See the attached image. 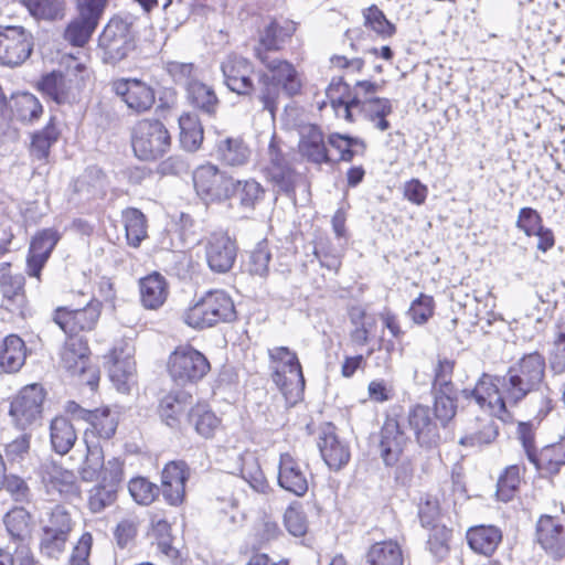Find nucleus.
Instances as JSON below:
<instances>
[{"label":"nucleus","mask_w":565,"mask_h":565,"mask_svg":"<svg viewBox=\"0 0 565 565\" xmlns=\"http://www.w3.org/2000/svg\"><path fill=\"white\" fill-rule=\"evenodd\" d=\"M546 361L539 352L524 354L502 376L501 387L509 404H518L540 390L545 379Z\"/></svg>","instance_id":"obj_1"},{"label":"nucleus","mask_w":565,"mask_h":565,"mask_svg":"<svg viewBox=\"0 0 565 565\" xmlns=\"http://www.w3.org/2000/svg\"><path fill=\"white\" fill-rule=\"evenodd\" d=\"M236 318L235 306L223 290H210L189 307L183 321L191 328L203 330L221 322H231Z\"/></svg>","instance_id":"obj_2"},{"label":"nucleus","mask_w":565,"mask_h":565,"mask_svg":"<svg viewBox=\"0 0 565 565\" xmlns=\"http://www.w3.org/2000/svg\"><path fill=\"white\" fill-rule=\"evenodd\" d=\"M271 379L286 399L295 403L305 390V377L298 355L288 347L268 349Z\"/></svg>","instance_id":"obj_3"},{"label":"nucleus","mask_w":565,"mask_h":565,"mask_svg":"<svg viewBox=\"0 0 565 565\" xmlns=\"http://www.w3.org/2000/svg\"><path fill=\"white\" fill-rule=\"evenodd\" d=\"M131 146L138 159L154 161L168 152L171 146V137L161 121L143 119L134 127Z\"/></svg>","instance_id":"obj_4"},{"label":"nucleus","mask_w":565,"mask_h":565,"mask_svg":"<svg viewBox=\"0 0 565 565\" xmlns=\"http://www.w3.org/2000/svg\"><path fill=\"white\" fill-rule=\"evenodd\" d=\"M168 371L179 384L195 383L210 371V362L191 345L178 347L169 356Z\"/></svg>","instance_id":"obj_5"},{"label":"nucleus","mask_w":565,"mask_h":565,"mask_svg":"<svg viewBox=\"0 0 565 565\" xmlns=\"http://www.w3.org/2000/svg\"><path fill=\"white\" fill-rule=\"evenodd\" d=\"M34 38L22 25H0V64L8 67L22 65L32 54Z\"/></svg>","instance_id":"obj_6"},{"label":"nucleus","mask_w":565,"mask_h":565,"mask_svg":"<svg viewBox=\"0 0 565 565\" xmlns=\"http://www.w3.org/2000/svg\"><path fill=\"white\" fill-rule=\"evenodd\" d=\"M193 182L196 193L205 201L221 202L231 199L233 178L215 164L198 167L193 173Z\"/></svg>","instance_id":"obj_7"},{"label":"nucleus","mask_w":565,"mask_h":565,"mask_svg":"<svg viewBox=\"0 0 565 565\" xmlns=\"http://www.w3.org/2000/svg\"><path fill=\"white\" fill-rule=\"evenodd\" d=\"M502 383V377H495L483 374L477 382L473 390H465L466 397H473L476 403L481 409L487 411L491 416H494L503 422L510 418L507 411L508 399L504 396L503 390L499 388Z\"/></svg>","instance_id":"obj_8"},{"label":"nucleus","mask_w":565,"mask_h":565,"mask_svg":"<svg viewBox=\"0 0 565 565\" xmlns=\"http://www.w3.org/2000/svg\"><path fill=\"white\" fill-rule=\"evenodd\" d=\"M100 312L102 303L96 299H90L83 308H57L54 312V321L66 335H77L79 332L93 330Z\"/></svg>","instance_id":"obj_9"},{"label":"nucleus","mask_w":565,"mask_h":565,"mask_svg":"<svg viewBox=\"0 0 565 565\" xmlns=\"http://www.w3.org/2000/svg\"><path fill=\"white\" fill-rule=\"evenodd\" d=\"M256 57L267 68L268 74L280 87L282 94L287 97H294L301 93L302 76L292 63L287 60L269 58L260 49L256 50Z\"/></svg>","instance_id":"obj_10"},{"label":"nucleus","mask_w":565,"mask_h":565,"mask_svg":"<svg viewBox=\"0 0 565 565\" xmlns=\"http://www.w3.org/2000/svg\"><path fill=\"white\" fill-rule=\"evenodd\" d=\"M43 401L44 392L39 384L23 387L10 405V415L17 426L24 429L36 420L41 415Z\"/></svg>","instance_id":"obj_11"},{"label":"nucleus","mask_w":565,"mask_h":565,"mask_svg":"<svg viewBox=\"0 0 565 565\" xmlns=\"http://www.w3.org/2000/svg\"><path fill=\"white\" fill-rule=\"evenodd\" d=\"M221 70L224 83L230 90L238 95H249L254 92L255 86L252 78L254 65L248 58L228 54L222 62Z\"/></svg>","instance_id":"obj_12"},{"label":"nucleus","mask_w":565,"mask_h":565,"mask_svg":"<svg viewBox=\"0 0 565 565\" xmlns=\"http://www.w3.org/2000/svg\"><path fill=\"white\" fill-rule=\"evenodd\" d=\"M407 424L420 447L430 449L439 444V427L428 406H412L407 413Z\"/></svg>","instance_id":"obj_13"},{"label":"nucleus","mask_w":565,"mask_h":565,"mask_svg":"<svg viewBox=\"0 0 565 565\" xmlns=\"http://www.w3.org/2000/svg\"><path fill=\"white\" fill-rule=\"evenodd\" d=\"M113 89L127 107L136 114L148 111L154 104V90L139 79L115 81Z\"/></svg>","instance_id":"obj_14"},{"label":"nucleus","mask_w":565,"mask_h":565,"mask_svg":"<svg viewBox=\"0 0 565 565\" xmlns=\"http://www.w3.org/2000/svg\"><path fill=\"white\" fill-rule=\"evenodd\" d=\"M60 238V233L52 227L43 228L33 236L26 258V273L30 277H40Z\"/></svg>","instance_id":"obj_15"},{"label":"nucleus","mask_w":565,"mask_h":565,"mask_svg":"<svg viewBox=\"0 0 565 565\" xmlns=\"http://www.w3.org/2000/svg\"><path fill=\"white\" fill-rule=\"evenodd\" d=\"M206 262L211 270L227 273L234 265L237 256L235 242L225 233H214L205 246Z\"/></svg>","instance_id":"obj_16"},{"label":"nucleus","mask_w":565,"mask_h":565,"mask_svg":"<svg viewBox=\"0 0 565 565\" xmlns=\"http://www.w3.org/2000/svg\"><path fill=\"white\" fill-rule=\"evenodd\" d=\"M189 477L190 469L184 461H171L164 466L159 489L168 504L177 507L183 502Z\"/></svg>","instance_id":"obj_17"},{"label":"nucleus","mask_w":565,"mask_h":565,"mask_svg":"<svg viewBox=\"0 0 565 565\" xmlns=\"http://www.w3.org/2000/svg\"><path fill=\"white\" fill-rule=\"evenodd\" d=\"M99 46L111 60H122L131 47L129 25L121 19H111L98 40Z\"/></svg>","instance_id":"obj_18"},{"label":"nucleus","mask_w":565,"mask_h":565,"mask_svg":"<svg viewBox=\"0 0 565 565\" xmlns=\"http://www.w3.org/2000/svg\"><path fill=\"white\" fill-rule=\"evenodd\" d=\"M318 447L323 461L332 470H340L350 461V446L337 436L332 426L320 433Z\"/></svg>","instance_id":"obj_19"},{"label":"nucleus","mask_w":565,"mask_h":565,"mask_svg":"<svg viewBox=\"0 0 565 565\" xmlns=\"http://www.w3.org/2000/svg\"><path fill=\"white\" fill-rule=\"evenodd\" d=\"M41 477L49 490H55L64 498H73L79 494L75 473L55 461L42 463Z\"/></svg>","instance_id":"obj_20"},{"label":"nucleus","mask_w":565,"mask_h":565,"mask_svg":"<svg viewBox=\"0 0 565 565\" xmlns=\"http://www.w3.org/2000/svg\"><path fill=\"white\" fill-rule=\"evenodd\" d=\"M75 409H79L81 413L84 414L83 418L88 422L89 427L85 429V433L90 434V439H109L115 435L118 426V417L116 412H113L108 407L95 411H85L81 409L77 404L71 403L68 411L75 413Z\"/></svg>","instance_id":"obj_21"},{"label":"nucleus","mask_w":565,"mask_h":565,"mask_svg":"<svg viewBox=\"0 0 565 565\" xmlns=\"http://www.w3.org/2000/svg\"><path fill=\"white\" fill-rule=\"evenodd\" d=\"M278 483L286 491L303 497L309 488L306 472L299 462L288 452L281 454L278 467Z\"/></svg>","instance_id":"obj_22"},{"label":"nucleus","mask_w":565,"mask_h":565,"mask_svg":"<svg viewBox=\"0 0 565 565\" xmlns=\"http://www.w3.org/2000/svg\"><path fill=\"white\" fill-rule=\"evenodd\" d=\"M407 437L395 419H387L381 430V458L386 466H394L401 458L407 444Z\"/></svg>","instance_id":"obj_23"},{"label":"nucleus","mask_w":565,"mask_h":565,"mask_svg":"<svg viewBox=\"0 0 565 565\" xmlns=\"http://www.w3.org/2000/svg\"><path fill=\"white\" fill-rule=\"evenodd\" d=\"M563 526L551 515H542L537 522V542L555 559L565 556V542L562 536Z\"/></svg>","instance_id":"obj_24"},{"label":"nucleus","mask_w":565,"mask_h":565,"mask_svg":"<svg viewBox=\"0 0 565 565\" xmlns=\"http://www.w3.org/2000/svg\"><path fill=\"white\" fill-rule=\"evenodd\" d=\"M491 415L476 416L466 424L459 444L465 447H481L491 444L498 436V426Z\"/></svg>","instance_id":"obj_25"},{"label":"nucleus","mask_w":565,"mask_h":565,"mask_svg":"<svg viewBox=\"0 0 565 565\" xmlns=\"http://www.w3.org/2000/svg\"><path fill=\"white\" fill-rule=\"evenodd\" d=\"M215 157L225 166H245L250 157V149L241 137L220 136L215 142Z\"/></svg>","instance_id":"obj_26"},{"label":"nucleus","mask_w":565,"mask_h":565,"mask_svg":"<svg viewBox=\"0 0 565 565\" xmlns=\"http://www.w3.org/2000/svg\"><path fill=\"white\" fill-rule=\"evenodd\" d=\"M267 177L282 191H289L294 185V171L278 149L273 138L268 146V163L265 167Z\"/></svg>","instance_id":"obj_27"},{"label":"nucleus","mask_w":565,"mask_h":565,"mask_svg":"<svg viewBox=\"0 0 565 565\" xmlns=\"http://www.w3.org/2000/svg\"><path fill=\"white\" fill-rule=\"evenodd\" d=\"M297 30V24L290 20H273L259 34L258 44L254 49H260L264 54L268 51H279L284 43L290 39Z\"/></svg>","instance_id":"obj_28"},{"label":"nucleus","mask_w":565,"mask_h":565,"mask_svg":"<svg viewBox=\"0 0 565 565\" xmlns=\"http://www.w3.org/2000/svg\"><path fill=\"white\" fill-rule=\"evenodd\" d=\"M39 88L58 105L74 103L79 93V88L73 85L72 79L57 73L43 76Z\"/></svg>","instance_id":"obj_29"},{"label":"nucleus","mask_w":565,"mask_h":565,"mask_svg":"<svg viewBox=\"0 0 565 565\" xmlns=\"http://www.w3.org/2000/svg\"><path fill=\"white\" fill-rule=\"evenodd\" d=\"M89 362L87 342L78 335H67L61 351V364L72 375L83 372Z\"/></svg>","instance_id":"obj_30"},{"label":"nucleus","mask_w":565,"mask_h":565,"mask_svg":"<svg viewBox=\"0 0 565 565\" xmlns=\"http://www.w3.org/2000/svg\"><path fill=\"white\" fill-rule=\"evenodd\" d=\"M298 147L301 156L310 162L320 164L330 161L323 134L315 125H309L302 129Z\"/></svg>","instance_id":"obj_31"},{"label":"nucleus","mask_w":565,"mask_h":565,"mask_svg":"<svg viewBox=\"0 0 565 565\" xmlns=\"http://www.w3.org/2000/svg\"><path fill=\"white\" fill-rule=\"evenodd\" d=\"M26 347L17 334H9L0 342V370L4 373H17L24 365Z\"/></svg>","instance_id":"obj_32"},{"label":"nucleus","mask_w":565,"mask_h":565,"mask_svg":"<svg viewBox=\"0 0 565 565\" xmlns=\"http://www.w3.org/2000/svg\"><path fill=\"white\" fill-rule=\"evenodd\" d=\"M109 377L120 392L129 390V382L134 377L135 362L130 353L115 348L109 354Z\"/></svg>","instance_id":"obj_33"},{"label":"nucleus","mask_w":565,"mask_h":565,"mask_svg":"<svg viewBox=\"0 0 565 565\" xmlns=\"http://www.w3.org/2000/svg\"><path fill=\"white\" fill-rule=\"evenodd\" d=\"M188 102L201 113L214 116L217 111L220 100L213 87L198 79H191L185 84Z\"/></svg>","instance_id":"obj_34"},{"label":"nucleus","mask_w":565,"mask_h":565,"mask_svg":"<svg viewBox=\"0 0 565 565\" xmlns=\"http://www.w3.org/2000/svg\"><path fill=\"white\" fill-rule=\"evenodd\" d=\"M358 103L354 104V111H359L370 120L374 127L381 131L387 130L391 125L386 120V117L392 113V103L387 98H356Z\"/></svg>","instance_id":"obj_35"},{"label":"nucleus","mask_w":565,"mask_h":565,"mask_svg":"<svg viewBox=\"0 0 565 565\" xmlns=\"http://www.w3.org/2000/svg\"><path fill=\"white\" fill-rule=\"evenodd\" d=\"M140 300L147 309H158L167 300L168 284L162 275L153 273L139 280Z\"/></svg>","instance_id":"obj_36"},{"label":"nucleus","mask_w":565,"mask_h":565,"mask_svg":"<svg viewBox=\"0 0 565 565\" xmlns=\"http://www.w3.org/2000/svg\"><path fill=\"white\" fill-rule=\"evenodd\" d=\"M326 98L335 111L337 116L352 119L356 98H352L350 87L342 78H333L326 89Z\"/></svg>","instance_id":"obj_37"},{"label":"nucleus","mask_w":565,"mask_h":565,"mask_svg":"<svg viewBox=\"0 0 565 565\" xmlns=\"http://www.w3.org/2000/svg\"><path fill=\"white\" fill-rule=\"evenodd\" d=\"M469 546L477 553L490 556L494 553L502 540L501 531L492 525L471 527L467 532Z\"/></svg>","instance_id":"obj_38"},{"label":"nucleus","mask_w":565,"mask_h":565,"mask_svg":"<svg viewBox=\"0 0 565 565\" xmlns=\"http://www.w3.org/2000/svg\"><path fill=\"white\" fill-rule=\"evenodd\" d=\"M367 565H403L404 556L401 545L394 540L372 544L366 554Z\"/></svg>","instance_id":"obj_39"},{"label":"nucleus","mask_w":565,"mask_h":565,"mask_svg":"<svg viewBox=\"0 0 565 565\" xmlns=\"http://www.w3.org/2000/svg\"><path fill=\"white\" fill-rule=\"evenodd\" d=\"M50 439L53 450L58 455L67 454L74 446L77 435L73 424L66 417L58 416L52 419Z\"/></svg>","instance_id":"obj_40"},{"label":"nucleus","mask_w":565,"mask_h":565,"mask_svg":"<svg viewBox=\"0 0 565 565\" xmlns=\"http://www.w3.org/2000/svg\"><path fill=\"white\" fill-rule=\"evenodd\" d=\"M10 263L0 264V291L3 298L15 308H21L24 303V284L22 275H11Z\"/></svg>","instance_id":"obj_41"},{"label":"nucleus","mask_w":565,"mask_h":565,"mask_svg":"<svg viewBox=\"0 0 565 565\" xmlns=\"http://www.w3.org/2000/svg\"><path fill=\"white\" fill-rule=\"evenodd\" d=\"M60 130L51 119L45 127L32 135L30 156L33 160L49 162L51 147L58 140Z\"/></svg>","instance_id":"obj_42"},{"label":"nucleus","mask_w":565,"mask_h":565,"mask_svg":"<svg viewBox=\"0 0 565 565\" xmlns=\"http://www.w3.org/2000/svg\"><path fill=\"white\" fill-rule=\"evenodd\" d=\"M86 457L81 468V477L84 481H94L100 477L104 468V451L98 440L90 439L89 433H84Z\"/></svg>","instance_id":"obj_43"},{"label":"nucleus","mask_w":565,"mask_h":565,"mask_svg":"<svg viewBox=\"0 0 565 565\" xmlns=\"http://www.w3.org/2000/svg\"><path fill=\"white\" fill-rule=\"evenodd\" d=\"M265 190L263 185L255 179L234 180L231 198L238 201L242 209L254 210L255 206L263 200Z\"/></svg>","instance_id":"obj_44"},{"label":"nucleus","mask_w":565,"mask_h":565,"mask_svg":"<svg viewBox=\"0 0 565 565\" xmlns=\"http://www.w3.org/2000/svg\"><path fill=\"white\" fill-rule=\"evenodd\" d=\"M189 422L203 438H212L221 427V418L204 404H196L190 409Z\"/></svg>","instance_id":"obj_45"},{"label":"nucleus","mask_w":565,"mask_h":565,"mask_svg":"<svg viewBox=\"0 0 565 565\" xmlns=\"http://www.w3.org/2000/svg\"><path fill=\"white\" fill-rule=\"evenodd\" d=\"M126 238L128 245L132 247L140 246L147 237V218L145 214L136 207H127L121 213Z\"/></svg>","instance_id":"obj_46"},{"label":"nucleus","mask_w":565,"mask_h":565,"mask_svg":"<svg viewBox=\"0 0 565 565\" xmlns=\"http://www.w3.org/2000/svg\"><path fill=\"white\" fill-rule=\"evenodd\" d=\"M180 142L188 151H195L203 140V128L195 114L185 113L179 118Z\"/></svg>","instance_id":"obj_47"},{"label":"nucleus","mask_w":565,"mask_h":565,"mask_svg":"<svg viewBox=\"0 0 565 565\" xmlns=\"http://www.w3.org/2000/svg\"><path fill=\"white\" fill-rule=\"evenodd\" d=\"M3 523L11 537L24 540L31 534L32 515L23 507H14L3 518Z\"/></svg>","instance_id":"obj_48"},{"label":"nucleus","mask_w":565,"mask_h":565,"mask_svg":"<svg viewBox=\"0 0 565 565\" xmlns=\"http://www.w3.org/2000/svg\"><path fill=\"white\" fill-rule=\"evenodd\" d=\"M11 109L13 115L21 121H33L38 119L43 111L39 99L29 92H20L11 98Z\"/></svg>","instance_id":"obj_49"},{"label":"nucleus","mask_w":565,"mask_h":565,"mask_svg":"<svg viewBox=\"0 0 565 565\" xmlns=\"http://www.w3.org/2000/svg\"><path fill=\"white\" fill-rule=\"evenodd\" d=\"M532 463L550 473L558 472L561 466L565 465V438L561 443L544 447L537 452Z\"/></svg>","instance_id":"obj_50"},{"label":"nucleus","mask_w":565,"mask_h":565,"mask_svg":"<svg viewBox=\"0 0 565 565\" xmlns=\"http://www.w3.org/2000/svg\"><path fill=\"white\" fill-rule=\"evenodd\" d=\"M99 23L77 14L66 26L64 39L73 46H84L97 29Z\"/></svg>","instance_id":"obj_51"},{"label":"nucleus","mask_w":565,"mask_h":565,"mask_svg":"<svg viewBox=\"0 0 565 565\" xmlns=\"http://www.w3.org/2000/svg\"><path fill=\"white\" fill-rule=\"evenodd\" d=\"M242 478L253 488L256 492L266 493L269 484L264 476V472L256 459L252 454L242 457Z\"/></svg>","instance_id":"obj_52"},{"label":"nucleus","mask_w":565,"mask_h":565,"mask_svg":"<svg viewBox=\"0 0 565 565\" xmlns=\"http://www.w3.org/2000/svg\"><path fill=\"white\" fill-rule=\"evenodd\" d=\"M364 25L374 31L380 38L388 39L396 33V26L390 22L384 12L375 4L362 11Z\"/></svg>","instance_id":"obj_53"},{"label":"nucleus","mask_w":565,"mask_h":565,"mask_svg":"<svg viewBox=\"0 0 565 565\" xmlns=\"http://www.w3.org/2000/svg\"><path fill=\"white\" fill-rule=\"evenodd\" d=\"M191 395L185 392L167 395L160 403V415L166 424L174 427L179 416L185 411V403Z\"/></svg>","instance_id":"obj_54"},{"label":"nucleus","mask_w":565,"mask_h":565,"mask_svg":"<svg viewBox=\"0 0 565 565\" xmlns=\"http://www.w3.org/2000/svg\"><path fill=\"white\" fill-rule=\"evenodd\" d=\"M258 82L260 84L258 98L263 104V108L268 110L273 116L275 115L280 94L282 93L280 87L266 72H260L258 75Z\"/></svg>","instance_id":"obj_55"},{"label":"nucleus","mask_w":565,"mask_h":565,"mask_svg":"<svg viewBox=\"0 0 565 565\" xmlns=\"http://www.w3.org/2000/svg\"><path fill=\"white\" fill-rule=\"evenodd\" d=\"M128 491L136 503L149 505L159 495L160 489L147 478L136 477L129 481Z\"/></svg>","instance_id":"obj_56"},{"label":"nucleus","mask_w":565,"mask_h":565,"mask_svg":"<svg viewBox=\"0 0 565 565\" xmlns=\"http://www.w3.org/2000/svg\"><path fill=\"white\" fill-rule=\"evenodd\" d=\"M70 535L56 532V530L42 529L40 539V552L50 558H58L65 551Z\"/></svg>","instance_id":"obj_57"},{"label":"nucleus","mask_w":565,"mask_h":565,"mask_svg":"<svg viewBox=\"0 0 565 565\" xmlns=\"http://www.w3.org/2000/svg\"><path fill=\"white\" fill-rule=\"evenodd\" d=\"M30 14L36 19L55 20L63 11L61 0H22Z\"/></svg>","instance_id":"obj_58"},{"label":"nucleus","mask_w":565,"mask_h":565,"mask_svg":"<svg viewBox=\"0 0 565 565\" xmlns=\"http://www.w3.org/2000/svg\"><path fill=\"white\" fill-rule=\"evenodd\" d=\"M521 468L518 465L509 466L500 476L497 484V495L503 501L508 502L513 497L520 484Z\"/></svg>","instance_id":"obj_59"},{"label":"nucleus","mask_w":565,"mask_h":565,"mask_svg":"<svg viewBox=\"0 0 565 565\" xmlns=\"http://www.w3.org/2000/svg\"><path fill=\"white\" fill-rule=\"evenodd\" d=\"M434 413L443 427L455 417L457 412L456 398L454 392H434Z\"/></svg>","instance_id":"obj_60"},{"label":"nucleus","mask_w":565,"mask_h":565,"mask_svg":"<svg viewBox=\"0 0 565 565\" xmlns=\"http://www.w3.org/2000/svg\"><path fill=\"white\" fill-rule=\"evenodd\" d=\"M328 143L339 152V159L347 162L353 159L359 149L363 150L364 148L363 142L359 139L340 134H331L328 137Z\"/></svg>","instance_id":"obj_61"},{"label":"nucleus","mask_w":565,"mask_h":565,"mask_svg":"<svg viewBox=\"0 0 565 565\" xmlns=\"http://www.w3.org/2000/svg\"><path fill=\"white\" fill-rule=\"evenodd\" d=\"M117 498V489L103 483L95 486L89 491L88 507L93 513H99L111 505Z\"/></svg>","instance_id":"obj_62"},{"label":"nucleus","mask_w":565,"mask_h":565,"mask_svg":"<svg viewBox=\"0 0 565 565\" xmlns=\"http://www.w3.org/2000/svg\"><path fill=\"white\" fill-rule=\"evenodd\" d=\"M450 537L451 531L445 525L431 526L427 544L431 554L438 559H443L448 554Z\"/></svg>","instance_id":"obj_63"},{"label":"nucleus","mask_w":565,"mask_h":565,"mask_svg":"<svg viewBox=\"0 0 565 565\" xmlns=\"http://www.w3.org/2000/svg\"><path fill=\"white\" fill-rule=\"evenodd\" d=\"M557 335L554 342L550 364L555 374L565 373V319L557 326Z\"/></svg>","instance_id":"obj_64"}]
</instances>
